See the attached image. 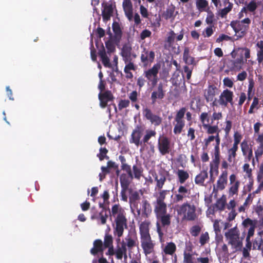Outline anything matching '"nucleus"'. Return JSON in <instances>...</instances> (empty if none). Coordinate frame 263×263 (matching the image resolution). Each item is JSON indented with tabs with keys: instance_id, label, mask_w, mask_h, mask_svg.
I'll return each instance as SVG.
<instances>
[{
	"instance_id": "3c124183",
	"label": "nucleus",
	"mask_w": 263,
	"mask_h": 263,
	"mask_svg": "<svg viewBox=\"0 0 263 263\" xmlns=\"http://www.w3.org/2000/svg\"><path fill=\"white\" fill-rule=\"evenodd\" d=\"M233 7V4H230L228 6H226L224 8L220 9L218 11V15L221 18H224L227 14L231 11Z\"/></svg>"
},
{
	"instance_id": "4c0bfd02",
	"label": "nucleus",
	"mask_w": 263,
	"mask_h": 263,
	"mask_svg": "<svg viewBox=\"0 0 263 263\" xmlns=\"http://www.w3.org/2000/svg\"><path fill=\"white\" fill-rule=\"evenodd\" d=\"M256 142L259 144L257 149L255 152V157L258 159L263 154V133L258 135Z\"/></svg>"
},
{
	"instance_id": "a19ab883",
	"label": "nucleus",
	"mask_w": 263,
	"mask_h": 263,
	"mask_svg": "<svg viewBox=\"0 0 263 263\" xmlns=\"http://www.w3.org/2000/svg\"><path fill=\"white\" fill-rule=\"evenodd\" d=\"M226 197L223 195L220 198L218 199L216 203L213 205L216 208V210L223 211L226 204Z\"/></svg>"
},
{
	"instance_id": "20e7f679",
	"label": "nucleus",
	"mask_w": 263,
	"mask_h": 263,
	"mask_svg": "<svg viewBox=\"0 0 263 263\" xmlns=\"http://www.w3.org/2000/svg\"><path fill=\"white\" fill-rule=\"evenodd\" d=\"M225 236L228 240V243L236 250H240L242 247V242L240 240L239 231L236 227L231 228L225 233Z\"/></svg>"
},
{
	"instance_id": "4468645a",
	"label": "nucleus",
	"mask_w": 263,
	"mask_h": 263,
	"mask_svg": "<svg viewBox=\"0 0 263 263\" xmlns=\"http://www.w3.org/2000/svg\"><path fill=\"white\" fill-rule=\"evenodd\" d=\"M231 26L235 32V36H236V39H235L236 40L245 36L249 29V27H247L245 25L240 24V23L238 22L235 23L232 22Z\"/></svg>"
},
{
	"instance_id": "58836bf2",
	"label": "nucleus",
	"mask_w": 263,
	"mask_h": 263,
	"mask_svg": "<svg viewBox=\"0 0 263 263\" xmlns=\"http://www.w3.org/2000/svg\"><path fill=\"white\" fill-rule=\"evenodd\" d=\"M196 6L200 12H206L211 9L209 5V2L206 0H196Z\"/></svg>"
},
{
	"instance_id": "69168bd1",
	"label": "nucleus",
	"mask_w": 263,
	"mask_h": 263,
	"mask_svg": "<svg viewBox=\"0 0 263 263\" xmlns=\"http://www.w3.org/2000/svg\"><path fill=\"white\" fill-rule=\"evenodd\" d=\"M241 139V135L237 132H235L234 134V143L233 145L234 146L238 147V144L240 142Z\"/></svg>"
},
{
	"instance_id": "aec40b11",
	"label": "nucleus",
	"mask_w": 263,
	"mask_h": 263,
	"mask_svg": "<svg viewBox=\"0 0 263 263\" xmlns=\"http://www.w3.org/2000/svg\"><path fill=\"white\" fill-rule=\"evenodd\" d=\"M156 134L155 130L147 129L143 138V144H148L150 147L151 151L153 153L155 152V146L152 142H149V140L152 137H155Z\"/></svg>"
},
{
	"instance_id": "5701e85b",
	"label": "nucleus",
	"mask_w": 263,
	"mask_h": 263,
	"mask_svg": "<svg viewBox=\"0 0 263 263\" xmlns=\"http://www.w3.org/2000/svg\"><path fill=\"white\" fill-rule=\"evenodd\" d=\"M121 55L123 58V60L124 61L125 63H126L127 62H129L132 61V46L127 44H124L121 51Z\"/></svg>"
},
{
	"instance_id": "bb28decb",
	"label": "nucleus",
	"mask_w": 263,
	"mask_h": 263,
	"mask_svg": "<svg viewBox=\"0 0 263 263\" xmlns=\"http://www.w3.org/2000/svg\"><path fill=\"white\" fill-rule=\"evenodd\" d=\"M123 8L128 20L131 21L133 19V9L132 2L130 0H124Z\"/></svg>"
},
{
	"instance_id": "0e129e2a",
	"label": "nucleus",
	"mask_w": 263,
	"mask_h": 263,
	"mask_svg": "<svg viewBox=\"0 0 263 263\" xmlns=\"http://www.w3.org/2000/svg\"><path fill=\"white\" fill-rule=\"evenodd\" d=\"M108 211H101L99 213V218L102 224H105L106 222V219L108 217Z\"/></svg>"
},
{
	"instance_id": "39448f33",
	"label": "nucleus",
	"mask_w": 263,
	"mask_h": 263,
	"mask_svg": "<svg viewBox=\"0 0 263 263\" xmlns=\"http://www.w3.org/2000/svg\"><path fill=\"white\" fill-rule=\"evenodd\" d=\"M186 111V108L185 107H182L176 112L174 119L176 123H174V127L173 129V132L175 134H180L185 126V121L183 118Z\"/></svg>"
},
{
	"instance_id": "4d7b16f0",
	"label": "nucleus",
	"mask_w": 263,
	"mask_h": 263,
	"mask_svg": "<svg viewBox=\"0 0 263 263\" xmlns=\"http://www.w3.org/2000/svg\"><path fill=\"white\" fill-rule=\"evenodd\" d=\"M105 46L107 49V53L110 54L114 52L116 50V47L111 40H108L105 42Z\"/></svg>"
},
{
	"instance_id": "ddd939ff",
	"label": "nucleus",
	"mask_w": 263,
	"mask_h": 263,
	"mask_svg": "<svg viewBox=\"0 0 263 263\" xmlns=\"http://www.w3.org/2000/svg\"><path fill=\"white\" fill-rule=\"evenodd\" d=\"M165 96V90L162 83H159L154 91L151 93V99L152 104L154 105L158 100H162Z\"/></svg>"
},
{
	"instance_id": "bf43d9fd",
	"label": "nucleus",
	"mask_w": 263,
	"mask_h": 263,
	"mask_svg": "<svg viewBox=\"0 0 263 263\" xmlns=\"http://www.w3.org/2000/svg\"><path fill=\"white\" fill-rule=\"evenodd\" d=\"M246 6L248 11L250 12H254L257 8V3L255 0L251 1Z\"/></svg>"
},
{
	"instance_id": "09e8293b",
	"label": "nucleus",
	"mask_w": 263,
	"mask_h": 263,
	"mask_svg": "<svg viewBox=\"0 0 263 263\" xmlns=\"http://www.w3.org/2000/svg\"><path fill=\"white\" fill-rule=\"evenodd\" d=\"M210 111H209V112H203L201 114V115L199 116V120L202 124V126H203V125H205L206 124H210Z\"/></svg>"
},
{
	"instance_id": "9d476101",
	"label": "nucleus",
	"mask_w": 263,
	"mask_h": 263,
	"mask_svg": "<svg viewBox=\"0 0 263 263\" xmlns=\"http://www.w3.org/2000/svg\"><path fill=\"white\" fill-rule=\"evenodd\" d=\"M233 97V91L228 89H224L219 96L218 103L220 105L224 107H227L229 103L233 105L234 104Z\"/></svg>"
},
{
	"instance_id": "e433bc0d",
	"label": "nucleus",
	"mask_w": 263,
	"mask_h": 263,
	"mask_svg": "<svg viewBox=\"0 0 263 263\" xmlns=\"http://www.w3.org/2000/svg\"><path fill=\"white\" fill-rule=\"evenodd\" d=\"M112 30L114 33V39L117 42H119L121 39L122 32L119 24L114 22L112 25Z\"/></svg>"
},
{
	"instance_id": "37998d69",
	"label": "nucleus",
	"mask_w": 263,
	"mask_h": 263,
	"mask_svg": "<svg viewBox=\"0 0 263 263\" xmlns=\"http://www.w3.org/2000/svg\"><path fill=\"white\" fill-rule=\"evenodd\" d=\"M133 176L137 179L139 180L142 175L143 168L140 164H136L133 166Z\"/></svg>"
},
{
	"instance_id": "49530a36",
	"label": "nucleus",
	"mask_w": 263,
	"mask_h": 263,
	"mask_svg": "<svg viewBox=\"0 0 263 263\" xmlns=\"http://www.w3.org/2000/svg\"><path fill=\"white\" fill-rule=\"evenodd\" d=\"M203 128L206 130V133L208 134H217L220 132V129L218 125H211L210 124H206L203 125Z\"/></svg>"
},
{
	"instance_id": "a18cd8bd",
	"label": "nucleus",
	"mask_w": 263,
	"mask_h": 263,
	"mask_svg": "<svg viewBox=\"0 0 263 263\" xmlns=\"http://www.w3.org/2000/svg\"><path fill=\"white\" fill-rule=\"evenodd\" d=\"M176 250V246L173 242L167 243L163 249V251L166 255H173Z\"/></svg>"
},
{
	"instance_id": "f03ea898",
	"label": "nucleus",
	"mask_w": 263,
	"mask_h": 263,
	"mask_svg": "<svg viewBox=\"0 0 263 263\" xmlns=\"http://www.w3.org/2000/svg\"><path fill=\"white\" fill-rule=\"evenodd\" d=\"M108 213L110 215V220H112V217L115 218L114 235L122 237L124 229L127 228V219L124 210L119 204H116L112 206L111 211L108 209Z\"/></svg>"
},
{
	"instance_id": "774afa93",
	"label": "nucleus",
	"mask_w": 263,
	"mask_h": 263,
	"mask_svg": "<svg viewBox=\"0 0 263 263\" xmlns=\"http://www.w3.org/2000/svg\"><path fill=\"white\" fill-rule=\"evenodd\" d=\"M127 62L124 67V71H129L130 70L135 71L137 69V66L134 64V63L131 62Z\"/></svg>"
},
{
	"instance_id": "4be33fe9",
	"label": "nucleus",
	"mask_w": 263,
	"mask_h": 263,
	"mask_svg": "<svg viewBox=\"0 0 263 263\" xmlns=\"http://www.w3.org/2000/svg\"><path fill=\"white\" fill-rule=\"evenodd\" d=\"M153 176L154 178L155 181L156 182L155 187V190H158L159 192L163 191L164 190H162V189L166 180L165 174L163 172H160L158 175L155 173Z\"/></svg>"
},
{
	"instance_id": "ea45409f",
	"label": "nucleus",
	"mask_w": 263,
	"mask_h": 263,
	"mask_svg": "<svg viewBox=\"0 0 263 263\" xmlns=\"http://www.w3.org/2000/svg\"><path fill=\"white\" fill-rule=\"evenodd\" d=\"M176 174L178 177V182L181 184H183L190 177L189 173L184 170H178Z\"/></svg>"
},
{
	"instance_id": "6e6552de",
	"label": "nucleus",
	"mask_w": 263,
	"mask_h": 263,
	"mask_svg": "<svg viewBox=\"0 0 263 263\" xmlns=\"http://www.w3.org/2000/svg\"><path fill=\"white\" fill-rule=\"evenodd\" d=\"M143 114L145 119L155 126H158L162 123V117L154 114L150 108L147 107L143 109Z\"/></svg>"
},
{
	"instance_id": "13d9d810",
	"label": "nucleus",
	"mask_w": 263,
	"mask_h": 263,
	"mask_svg": "<svg viewBox=\"0 0 263 263\" xmlns=\"http://www.w3.org/2000/svg\"><path fill=\"white\" fill-rule=\"evenodd\" d=\"M100 153L97 154V157L99 158L100 160L102 161L105 158L109 159V157L106 156L108 153V150L105 147H101L99 149Z\"/></svg>"
},
{
	"instance_id": "de8ad7c7",
	"label": "nucleus",
	"mask_w": 263,
	"mask_h": 263,
	"mask_svg": "<svg viewBox=\"0 0 263 263\" xmlns=\"http://www.w3.org/2000/svg\"><path fill=\"white\" fill-rule=\"evenodd\" d=\"M220 163L211 162L210 163V176L212 179L214 173L217 176L219 173V165Z\"/></svg>"
},
{
	"instance_id": "0eeeda50",
	"label": "nucleus",
	"mask_w": 263,
	"mask_h": 263,
	"mask_svg": "<svg viewBox=\"0 0 263 263\" xmlns=\"http://www.w3.org/2000/svg\"><path fill=\"white\" fill-rule=\"evenodd\" d=\"M140 240L141 246L145 255L154 253L156 243L151 235L141 237Z\"/></svg>"
},
{
	"instance_id": "dca6fc26",
	"label": "nucleus",
	"mask_w": 263,
	"mask_h": 263,
	"mask_svg": "<svg viewBox=\"0 0 263 263\" xmlns=\"http://www.w3.org/2000/svg\"><path fill=\"white\" fill-rule=\"evenodd\" d=\"M109 2H103L102 3V16L103 21L106 22L110 19L114 13V7L111 1Z\"/></svg>"
},
{
	"instance_id": "a211bd4d",
	"label": "nucleus",
	"mask_w": 263,
	"mask_h": 263,
	"mask_svg": "<svg viewBox=\"0 0 263 263\" xmlns=\"http://www.w3.org/2000/svg\"><path fill=\"white\" fill-rule=\"evenodd\" d=\"M258 220L257 219H251L249 218L245 219L242 223L243 227L248 229L247 235H254L255 229L257 227Z\"/></svg>"
},
{
	"instance_id": "473e14b6",
	"label": "nucleus",
	"mask_w": 263,
	"mask_h": 263,
	"mask_svg": "<svg viewBox=\"0 0 263 263\" xmlns=\"http://www.w3.org/2000/svg\"><path fill=\"white\" fill-rule=\"evenodd\" d=\"M208 177V173L206 170L201 171L195 178V183L200 186L204 185V181Z\"/></svg>"
},
{
	"instance_id": "603ef678",
	"label": "nucleus",
	"mask_w": 263,
	"mask_h": 263,
	"mask_svg": "<svg viewBox=\"0 0 263 263\" xmlns=\"http://www.w3.org/2000/svg\"><path fill=\"white\" fill-rule=\"evenodd\" d=\"M175 7H172L167 8L166 11L164 12V16L166 20L170 19L172 18H175L176 15L177 14V12L175 14Z\"/></svg>"
},
{
	"instance_id": "052dcab7",
	"label": "nucleus",
	"mask_w": 263,
	"mask_h": 263,
	"mask_svg": "<svg viewBox=\"0 0 263 263\" xmlns=\"http://www.w3.org/2000/svg\"><path fill=\"white\" fill-rule=\"evenodd\" d=\"M253 209L258 216L262 215L263 212V202L260 203V200H259L257 204L254 206Z\"/></svg>"
},
{
	"instance_id": "c756f323",
	"label": "nucleus",
	"mask_w": 263,
	"mask_h": 263,
	"mask_svg": "<svg viewBox=\"0 0 263 263\" xmlns=\"http://www.w3.org/2000/svg\"><path fill=\"white\" fill-rule=\"evenodd\" d=\"M151 224L150 221L145 220L141 222L139 226V233L140 237L146 236H149V226Z\"/></svg>"
},
{
	"instance_id": "c85d7f7f",
	"label": "nucleus",
	"mask_w": 263,
	"mask_h": 263,
	"mask_svg": "<svg viewBox=\"0 0 263 263\" xmlns=\"http://www.w3.org/2000/svg\"><path fill=\"white\" fill-rule=\"evenodd\" d=\"M228 182V172L227 171H222L219 176L217 181L216 188L217 190H223Z\"/></svg>"
},
{
	"instance_id": "864d4df0",
	"label": "nucleus",
	"mask_w": 263,
	"mask_h": 263,
	"mask_svg": "<svg viewBox=\"0 0 263 263\" xmlns=\"http://www.w3.org/2000/svg\"><path fill=\"white\" fill-rule=\"evenodd\" d=\"M206 12L207 13V16L205 19L206 24L210 26L213 25V23L215 21L214 13L211 11V9L206 11Z\"/></svg>"
},
{
	"instance_id": "2eb2a0df",
	"label": "nucleus",
	"mask_w": 263,
	"mask_h": 263,
	"mask_svg": "<svg viewBox=\"0 0 263 263\" xmlns=\"http://www.w3.org/2000/svg\"><path fill=\"white\" fill-rule=\"evenodd\" d=\"M155 57V54L154 51H149L146 48H144L140 56L141 62L144 67H147L154 62Z\"/></svg>"
},
{
	"instance_id": "8fccbe9b",
	"label": "nucleus",
	"mask_w": 263,
	"mask_h": 263,
	"mask_svg": "<svg viewBox=\"0 0 263 263\" xmlns=\"http://www.w3.org/2000/svg\"><path fill=\"white\" fill-rule=\"evenodd\" d=\"M241 149L243 156H247V154L251 151H253L252 146H250L248 144V141L246 140H243L240 144Z\"/></svg>"
},
{
	"instance_id": "f8f14e48",
	"label": "nucleus",
	"mask_w": 263,
	"mask_h": 263,
	"mask_svg": "<svg viewBox=\"0 0 263 263\" xmlns=\"http://www.w3.org/2000/svg\"><path fill=\"white\" fill-rule=\"evenodd\" d=\"M143 129L141 125H137L133 130L129 139L130 143H134L136 146H139L143 144V139L141 140L142 136Z\"/></svg>"
},
{
	"instance_id": "72a5a7b5",
	"label": "nucleus",
	"mask_w": 263,
	"mask_h": 263,
	"mask_svg": "<svg viewBox=\"0 0 263 263\" xmlns=\"http://www.w3.org/2000/svg\"><path fill=\"white\" fill-rule=\"evenodd\" d=\"M134 178L133 175L132 177L129 176L128 174H122L120 177V181L121 188H128L131 181Z\"/></svg>"
},
{
	"instance_id": "79ce46f5",
	"label": "nucleus",
	"mask_w": 263,
	"mask_h": 263,
	"mask_svg": "<svg viewBox=\"0 0 263 263\" xmlns=\"http://www.w3.org/2000/svg\"><path fill=\"white\" fill-rule=\"evenodd\" d=\"M238 149V147L232 146V147L228 150V161L231 163L235 162L237 156L236 152Z\"/></svg>"
},
{
	"instance_id": "423d86ee",
	"label": "nucleus",
	"mask_w": 263,
	"mask_h": 263,
	"mask_svg": "<svg viewBox=\"0 0 263 263\" xmlns=\"http://www.w3.org/2000/svg\"><path fill=\"white\" fill-rule=\"evenodd\" d=\"M160 68V64L157 63L155 64L151 68L144 71L145 77L151 83L153 87L155 86L158 82V74Z\"/></svg>"
},
{
	"instance_id": "9b49d317",
	"label": "nucleus",
	"mask_w": 263,
	"mask_h": 263,
	"mask_svg": "<svg viewBox=\"0 0 263 263\" xmlns=\"http://www.w3.org/2000/svg\"><path fill=\"white\" fill-rule=\"evenodd\" d=\"M191 194V190L188 189L185 186L181 185L178 187L177 191L174 194V202H182L184 199L189 197Z\"/></svg>"
},
{
	"instance_id": "6e6d98bb",
	"label": "nucleus",
	"mask_w": 263,
	"mask_h": 263,
	"mask_svg": "<svg viewBox=\"0 0 263 263\" xmlns=\"http://www.w3.org/2000/svg\"><path fill=\"white\" fill-rule=\"evenodd\" d=\"M240 185V182L237 180L229 189L230 195L233 196L235 194H237L238 192V188Z\"/></svg>"
},
{
	"instance_id": "cd10ccee",
	"label": "nucleus",
	"mask_w": 263,
	"mask_h": 263,
	"mask_svg": "<svg viewBox=\"0 0 263 263\" xmlns=\"http://www.w3.org/2000/svg\"><path fill=\"white\" fill-rule=\"evenodd\" d=\"M141 214L145 218H148L152 213V207L149 202L146 199H143L141 202Z\"/></svg>"
},
{
	"instance_id": "c03bdc74",
	"label": "nucleus",
	"mask_w": 263,
	"mask_h": 263,
	"mask_svg": "<svg viewBox=\"0 0 263 263\" xmlns=\"http://www.w3.org/2000/svg\"><path fill=\"white\" fill-rule=\"evenodd\" d=\"M192 248L191 247H190V249H188L189 252H187L186 251H184L183 252V263H195V258L193 257V255L190 253V251H191Z\"/></svg>"
},
{
	"instance_id": "f3484780",
	"label": "nucleus",
	"mask_w": 263,
	"mask_h": 263,
	"mask_svg": "<svg viewBox=\"0 0 263 263\" xmlns=\"http://www.w3.org/2000/svg\"><path fill=\"white\" fill-rule=\"evenodd\" d=\"M100 101V106L101 108H104L107 105L109 101H114L115 97L110 90H105L103 92H100L98 95Z\"/></svg>"
},
{
	"instance_id": "b1692460",
	"label": "nucleus",
	"mask_w": 263,
	"mask_h": 263,
	"mask_svg": "<svg viewBox=\"0 0 263 263\" xmlns=\"http://www.w3.org/2000/svg\"><path fill=\"white\" fill-rule=\"evenodd\" d=\"M126 240L125 245L127 249L131 250L135 247L138 244V238L136 232L129 234L125 238Z\"/></svg>"
},
{
	"instance_id": "7ed1b4c3",
	"label": "nucleus",
	"mask_w": 263,
	"mask_h": 263,
	"mask_svg": "<svg viewBox=\"0 0 263 263\" xmlns=\"http://www.w3.org/2000/svg\"><path fill=\"white\" fill-rule=\"evenodd\" d=\"M198 203L195 201H186L179 205L177 209V213L179 215H183V219L187 221H194L198 218L196 213L197 206Z\"/></svg>"
},
{
	"instance_id": "412c9836",
	"label": "nucleus",
	"mask_w": 263,
	"mask_h": 263,
	"mask_svg": "<svg viewBox=\"0 0 263 263\" xmlns=\"http://www.w3.org/2000/svg\"><path fill=\"white\" fill-rule=\"evenodd\" d=\"M243 58L241 55L234 60H230L229 65L228 66L230 71H240L242 68V66L244 64Z\"/></svg>"
},
{
	"instance_id": "393cba45",
	"label": "nucleus",
	"mask_w": 263,
	"mask_h": 263,
	"mask_svg": "<svg viewBox=\"0 0 263 263\" xmlns=\"http://www.w3.org/2000/svg\"><path fill=\"white\" fill-rule=\"evenodd\" d=\"M104 249L102 241L101 239H96L93 241V247L90 249V252L93 255L100 254L102 256Z\"/></svg>"
},
{
	"instance_id": "f257e3e1",
	"label": "nucleus",
	"mask_w": 263,
	"mask_h": 263,
	"mask_svg": "<svg viewBox=\"0 0 263 263\" xmlns=\"http://www.w3.org/2000/svg\"><path fill=\"white\" fill-rule=\"evenodd\" d=\"M168 190L159 192L155 195L156 200L153 202L154 211L157 219L156 231L160 241L163 239L164 232H166L171 223L172 215L167 212V204L165 202Z\"/></svg>"
},
{
	"instance_id": "2f4dec72",
	"label": "nucleus",
	"mask_w": 263,
	"mask_h": 263,
	"mask_svg": "<svg viewBox=\"0 0 263 263\" xmlns=\"http://www.w3.org/2000/svg\"><path fill=\"white\" fill-rule=\"evenodd\" d=\"M183 60L185 64L187 65H192L194 66L197 64L195 58L190 55V49L188 47H185L184 49Z\"/></svg>"
},
{
	"instance_id": "e2e57ef3",
	"label": "nucleus",
	"mask_w": 263,
	"mask_h": 263,
	"mask_svg": "<svg viewBox=\"0 0 263 263\" xmlns=\"http://www.w3.org/2000/svg\"><path fill=\"white\" fill-rule=\"evenodd\" d=\"M176 34L173 30H171L168 32V35L166 39V42L170 45H172L175 42Z\"/></svg>"
},
{
	"instance_id": "7c9ffc66",
	"label": "nucleus",
	"mask_w": 263,
	"mask_h": 263,
	"mask_svg": "<svg viewBox=\"0 0 263 263\" xmlns=\"http://www.w3.org/2000/svg\"><path fill=\"white\" fill-rule=\"evenodd\" d=\"M98 55L101 59L102 63L106 67L110 66V60L107 56L105 47L103 44H102L101 48L99 49Z\"/></svg>"
},
{
	"instance_id": "6ab92c4d",
	"label": "nucleus",
	"mask_w": 263,
	"mask_h": 263,
	"mask_svg": "<svg viewBox=\"0 0 263 263\" xmlns=\"http://www.w3.org/2000/svg\"><path fill=\"white\" fill-rule=\"evenodd\" d=\"M139 199L140 195L137 191L132 193L129 198V202L130 207L131 208H134L136 210L138 216H140L141 214V209L138 207Z\"/></svg>"
},
{
	"instance_id": "1a4fd4ad",
	"label": "nucleus",
	"mask_w": 263,
	"mask_h": 263,
	"mask_svg": "<svg viewBox=\"0 0 263 263\" xmlns=\"http://www.w3.org/2000/svg\"><path fill=\"white\" fill-rule=\"evenodd\" d=\"M158 148L162 155H165L170 153L171 141L167 137L163 135L159 136L158 139Z\"/></svg>"
},
{
	"instance_id": "a878e982",
	"label": "nucleus",
	"mask_w": 263,
	"mask_h": 263,
	"mask_svg": "<svg viewBox=\"0 0 263 263\" xmlns=\"http://www.w3.org/2000/svg\"><path fill=\"white\" fill-rule=\"evenodd\" d=\"M217 90L218 88L215 85H209L204 93L205 99L207 102L213 101L214 97L217 93Z\"/></svg>"
},
{
	"instance_id": "5fc2aeb1",
	"label": "nucleus",
	"mask_w": 263,
	"mask_h": 263,
	"mask_svg": "<svg viewBox=\"0 0 263 263\" xmlns=\"http://www.w3.org/2000/svg\"><path fill=\"white\" fill-rule=\"evenodd\" d=\"M104 248L113 246V239L111 235H105L104 239V243H103Z\"/></svg>"
},
{
	"instance_id": "680f3d73",
	"label": "nucleus",
	"mask_w": 263,
	"mask_h": 263,
	"mask_svg": "<svg viewBox=\"0 0 263 263\" xmlns=\"http://www.w3.org/2000/svg\"><path fill=\"white\" fill-rule=\"evenodd\" d=\"M201 230V228L199 226L195 225L191 228L190 233L193 236L196 237L199 234Z\"/></svg>"
},
{
	"instance_id": "c9c22d12",
	"label": "nucleus",
	"mask_w": 263,
	"mask_h": 263,
	"mask_svg": "<svg viewBox=\"0 0 263 263\" xmlns=\"http://www.w3.org/2000/svg\"><path fill=\"white\" fill-rule=\"evenodd\" d=\"M127 248L125 242H121V245H118L115 250V256L117 259L121 260L123 257L125 252H127Z\"/></svg>"
},
{
	"instance_id": "f704fd0d",
	"label": "nucleus",
	"mask_w": 263,
	"mask_h": 263,
	"mask_svg": "<svg viewBox=\"0 0 263 263\" xmlns=\"http://www.w3.org/2000/svg\"><path fill=\"white\" fill-rule=\"evenodd\" d=\"M255 47H256L257 61L259 64L263 62V41L260 40L256 42Z\"/></svg>"
},
{
	"instance_id": "338daca9",
	"label": "nucleus",
	"mask_w": 263,
	"mask_h": 263,
	"mask_svg": "<svg viewBox=\"0 0 263 263\" xmlns=\"http://www.w3.org/2000/svg\"><path fill=\"white\" fill-rule=\"evenodd\" d=\"M222 118V114L221 112H216V111H214L213 112V114L211 116V124H212L214 121L219 120H221Z\"/></svg>"
}]
</instances>
